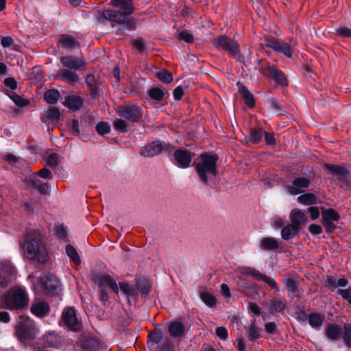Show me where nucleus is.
Masks as SVG:
<instances>
[{"instance_id":"obj_22","label":"nucleus","mask_w":351,"mask_h":351,"mask_svg":"<svg viewBox=\"0 0 351 351\" xmlns=\"http://www.w3.org/2000/svg\"><path fill=\"white\" fill-rule=\"evenodd\" d=\"M30 311L32 314L41 318L48 315L50 311V306L48 303L45 301L37 300L32 303Z\"/></svg>"},{"instance_id":"obj_1","label":"nucleus","mask_w":351,"mask_h":351,"mask_svg":"<svg viewBox=\"0 0 351 351\" xmlns=\"http://www.w3.org/2000/svg\"><path fill=\"white\" fill-rule=\"evenodd\" d=\"M110 5L117 10L99 11L97 14L99 21L104 23L107 20L121 25V27L117 30L119 35H123L125 31L135 29L134 19L128 17L135 10L133 0H110Z\"/></svg>"},{"instance_id":"obj_31","label":"nucleus","mask_w":351,"mask_h":351,"mask_svg":"<svg viewBox=\"0 0 351 351\" xmlns=\"http://www.w3.org/2000/svg\"><path fill=\"white\" fill-rule=\"evenodd\" d=\"M300 231V228L295 224L289 223L285 226L281 230L282 238L285 240H289L296 236Z\"/></svg>"},{"instance_id":"obj_18","label":"nucleus","mask_w":351,"mask_h":351,"mask_svg":"<svg viewBox=\"0 0 351 351\" xmlns=\"http://www.w3.org/2000/svg\"><path fill=\"white\" fill-rule=\"evenodd\" d=\"M58 45L68 52H71L80 47V43L73 36L62 34L60 36Z\"/></svg>"},{"instance_id":"obj_47","label":"nucleus","mask_w":351,"mask_h":351,"mask_svg":"<svg viewBox=\"0 0 351 351\" xmlns=\"http://www.w3.org/2000/svg\"><path fill=\"white\" fill-rule=\"evenodd\" d=\"M148 94L152 99L160 101L164 97L165 93L160 88L154 87L149 90Z\"/></svg>"},{"instance_id":"obj_30","label":"nucleus","mask_w":351,"mask_h":351,"mask_svg":"<svg viewBox=\"0 0 351 351\" xmlns=\"http://www.w3.org/2000/svg\"><path fill=\"white\" fill-rule=\"evenodd\" d=\"M237 86L240 93L245 99V104L250 108L254 107L255 105L254 99L247 88L241 82H237Z\"/></svg>"},{"instance_id":"obj_40","label":"nucleus","mask_w":351,"mask_h":351,"mask_svg":"<svg viewBox=\"0 0 351 351\" xmlns=\"http://www.w3.org/2000/svg\"><path fill=\"white\" fill-rule=\"evenodd\" d=\"M162 332L160 328H155L148 335L149 342L154 345L159 343L162 341Z\"/></svg>"},{"instance_id":"obj_37","label":"nucleus","mask_w":351,"mask_h":351,"mask_svg":"<svg viewBox=\"0 0 351 351\" xmlns=\"http://www.w3.org/2000/svg\"><path fill=\"white\" fill-rule=\"evenodd\" d=\"M339 218V215L332 208L322 210V221H336Z\"/></svg>"},{"instance_id":"obj_8","label":"nucleus","mask_w":351,"mask_h":351,"mask_svg":"<svg viewBox=\"0 0 351 351\" xmlns=\"http://www.w3.org/2000/svg\"><path fill=\"white\" fill-rule=\"evenodd\" d=\"M262 73L282 86L288 85V81L285 73L274 64H267L263 67Z\"/></svg>"},{"instance_id":"obj_49","label":"nucleus","mask_w":351,"mask_h":351,"mask_svg":"<svg viewBox=\"0 0 351 351\" xmlns=\"http://www.w3.org/2000/svg\"><path fill=\"white\" fill-rule=\"evenodd\" d=\"M156 77L160 81L167 84H170L173 80L172 75L165 70L158 72L156 74Z\"/></svg>"},{"instance_id":"obj_5","label":"nucleus","mask_w":351,"mask_h":351,"mask_svg":"<svg viewBox=\"0 0 351 351\" xmlns=\"http://www.w3.org/2000/svg\"><path fill=\"white\" fill-rule=\"evenodd\" d=\"M212 44L217 49L228 51L229 54L237 61H243V57L240 53L239 45L234 39L226 35H220L213 39Z\"/></svg>"},{"instance_id":"obj_44","label":"nucleus","mask_w":351,"mask_h":351,"mask_svg":"<svg viewBox=\"0 0 351 351\" xmlns=\"http://www.w3.org/2000/svg\"><path fill=\"white\" fill-rule=\"evenodd\" d=\"M66 253L75 263L80 264L81 263L80 258L73 246L67 245L66 246Z\"/></svg>"},{"instance_id":"obj_64","label":"nucleus","mask_w":351,"mask_h":351,"mask_svg":"<svg viewBox=\"0 0 351 351\" xmlns=\"http://www.w3.org/2000/svg\"><path fill=\"white\" fill-rule=\"evenodd\" d=\"M248 309L255 316H259L261 315V309H260L259 306L254 302H249Z\"/></svg>"},{"instance_id":"obj_51","label":"nucleus","mask_w":351,"mask_h":351,"mask_svg":"<svg viewBox=\"0 0 351 351\" xmlns=\"http://www.w3.org/2000/svg\"><path fill=\"white\" fill-rule=\"evenodd\" d=\"M283 283L291 293H295L297 291V282L292 278H286L283 280Z\"/></svg>"},{"instance_id":"obj_59","label":"nucleus","mask_w":351,"mask_h":351,"mask_svg":"<svg viewBox=\"0 0 351 351\" xmlns=\"http://www.w3.org/2000/svg\"><path fill=\"white\" fill-rule=\"evenodd\" d=\"M50 188H51V186L49 184L40 183V182L39 184H38L36 189H38L39 193H40V194L49 195Z\"/></svg>"},{"instance_id":"obj_2","label":"nucleus","mask_w":351,"mask_h":351,"mask_svg":"<svg viewBox=\"0 0 351 351\" xmlns=\"http://www.w3.org/2000/svg\"><path fill=\"white\" fill-rule=\"evenodd\" d=\"M216 154L203 153L199 156V160L195 164V171L199 180L204 185L214 182L218 174Z\"/></svg>"},{"instance_id":"obj_50","label":"nucleus","mask_w":351,"mask_h":351,"mask_svg":"<svg viewBox=\"0 0 351 351\" xmlns=\"http://www.w3.org/2000/svg\"><path fill=\"white\" fill-rule=\"evenodd\" d=\"M136 289L142 295H146L150 291V285L147 281H138L136 282Z\"/></svg>"},{"instance_id":"obj_43","label":"nucleus","mask_w":351,"mask_h":351,"mask_svg":"<svg viewBox=\"0 0 351 351\" xmlns=\"http://www.w3.org/2000/svg\"><path fill=\"white\" fill-rule=\"evenodd\" d=\"M200 298L205 304L210 308L216 306V299L215 296L208 292L204 291L200 293Z\"/></svg>"},{"instance_id":"obj_35","label":"nucleus","mask_w":351,"mask_h":351,"mask_svg":"<svg viewBox=\"0 0 351 351\" xmlns=\"http://www.w3.org/2000/svg\"><path fill=\"white\" fill-rule=\"evenodd\" d=\"M119 290L127 296L128 303L131 304L130 297H134L136 295V289L127 282H119Z\"/></svg>"},{"instance_id":"obj_10","label":"nucleus","mask_w":351,"mask_h":351,"mask_svg":"<svg viewBox=\"0 0 351 351\" xmlns=\"http://www.w3.org/2000/svg\"><path fill=\"white\" fill-rule=\"evenodd\" d=\"M60 61L64 69L74 71L83 70L87 64L86 61L83 58H78L72 55L62 56Z\"/></svg>"},{"instance_id":"obj_45","label":"nucleus","mask_w":351,"mask_h":351,"mask_svg":"<svg viewBox=\"0 0 351 351\" xmlns=\"http://www.w3.org/2000/svg\"><path fill=\"white\" fill-rule=\"evenodd\" d=\"M8 96L19 107H25L29 104V100L23 98L15 93H10Z\"/></svg>"},{"instance_id":"obj_61","label":"nucleus","mask_w":351,"mask_h":351,"mask_svg":"<svg viewBox=\"0 0 351 351\" xmlns=\"http://www.w3.org/2000/svg\"><path fill=\"white\" fill-rule=\"evenodd\" d=\"M36 176H40L45 179H51L52 178L51 171L45 167L40 169L38 172H37Z\"/></svg>"},{"instance_id":"obj_60","label":"nucleus","mask_w":351,"mask_h":351,"mask_svg":"<svg viewBox=\"0 0 351 351\" xmlns=\"http://www.w3.org/2000/svg\"><path fill=\"white\" fill-rule=\"evenodd\" d=\"M337 281V278L335 276H330L326 280V285L328 287L329 289L333 291L338 287Z\"/></svg>"},{"instance_id":"obj_20","label":"nucleus","mask_w":351,"mask_h":351,"mask_svg":"<svg viewBox=\"0 0 351 351\" xmlns=\"http://www.w3.org/2000/svg\"><path fill=\"white\" fill-rule=\"evenodd\" d=\"M62 113L56 107H51L40 116L41 121L47 124H55L61 118Z\"/></svg>"},{"instance_id":"obj_28","label":"nucleus","mask_w":351,"mask_h":351,"mask_svg":"<svg viewBox=\"0 0 351 351\" xmlns=\"http://www.w3.org/2000/svg\"><path fill=\"white\" fill-rule=\"evenodd\" d=\"M254 279L259 280V281H263L266 284H267L271 289H278V285L276 282V281L265 275H263L260 273L259 271L252 268V271H251V275Z\"/></svg>"},{"instance_id":"obj_55","label":"nucleus","mask_w":351,"mask_h":351,"mask_svg":"<svg viewBox=\"0 0 351 351\" xmlns=\"http://www.w3.org/2000/svg\"><path fill=\"white\" fill-rule=\"evenodd\" d=\"M56 234L60 239H66L67 237V229L63 225H58L56 227Z\"/></svg>"},{"instance_id":"obj_16","label":"nucleus","mask_w":351,"mask_h":351,"mask_svg":"<svg viewBox=\"0 0 351 351\" xmlns=\"http://www.w3.org/2000/svg\"><path fill=\"white\" fill-rule=\"evenodd\" d=\"M94 282L99 287L110 288L115 293H119V287L115 280L107 274H99L94 276Z\"/></svg>"},{"instance_id":"obj_11","label":"nucleus","mask_w":351,"mask_h":351,"mask_svg":"<svg viewBox=\"0 0 351 351\" xmlns=\"http://www.w3.org/2000/svg\"><path fill=\"white\" fill-rule=\"evenodd\" d=\"M311 180L306 177H297L292 181V184L287 186L285 190L289 195H296L309 187Z\"/></svg>"},{"instance_id":"obj_23","label":"nucleus","mask_w":351,"mask_h":351,"mask_svg":"<svg viewBox=\"0 0 351 351\" xmlns=\"http://www.w3.org/2000/svg\"><path fill=\"white\" fill-rule=\"evenodd\" d=\"M14 269L8 264L2 265L0 269V287H5L11 280V275L14 273Z\"/></svg>"},{"instance_id":"obj_29","label":"nucleus","mask_w":351,"mask_h":351,"mask_svg":"<svg viewBox=\"0 0 351 351\" xmlns=\"http://www.w3.org/2000/svg\"><path fill=\"white\" fill-rule=\"evenodd\" d=\"M286 304L285 301L272 300L266 303V308L271 314L276 313H283Z\"/></svg>"},{"instance_id":"obj_42","label":"nucleus","mask_w":351,"mask_h":351,"mask_svg":"<svg viewBox=\"0 0 351 351\" xmlns=\"http://www.w3.org/2000/svg\"><path fill=\"white\" fill-rule=\"evenodd\" d=\"M247 336L250 341H254L261 336V329L252 323L247 332Z\"/></svg>"},{"instance_id":"obj_4","label":"nucleus","mask_w":351,"mask_h":351,"mask_svg":"<svg viewBox=\"0 0 351 351\" xmlns=\"http://www.w3.org/2000/svg\"><path fill=\"white\" fill-rule=\"evenodd\" d=\"M27 258L45 263L47 261L48 256L45 246L43 243L39 234L28 233L23 245Z\"/></svg>"},{"instance_id":"obj_32","label":"nucleus","mask_w":351,"mask_h":351,"mask_svg":"<svg viewBox=\"0 0 351 351\" xmlns=\"http://www.w3.org/2000/svg\"><path fill=\"white\" fill-rule=\"evenodd\" d=\"M260 247L263 250H274L280 248V246L274 238L264 237L260 243Z\"/></svg>"},{"instance_id":"obj_41","label":"nucleus","mask_w":351,"mask_h":351,"mask_svg":"<svg viewBox=\"0 0 351 351\" xmlns=\"http://www.w3.org/2000/svg\"><path fill=\"white\" fill-rule=\"evenodd\" d=\"M265 131L261 128H251L250 131V141L254 144L260 143L263 138Z\"/></svg>"},{"instance_id":"obj_36","label":"nucleus","mask_w":351,"mask_h":351,"mask_svg":"<svg viewBox=\"0 0 351 351\" xmlns=\"http://www.w3.org/2000/svg\"><path fill=\"white\" fill-rule=\"evenodd\" d=\"M308 324L310 326L316 329L319 330L323 324L324 318L320 314L317 313H312L308 316Z\"/></svg>"},{"instance_id":"obj_58","label":"nucleus","mask_w":351,"mask_h":351,"mask_svg":"<svg viewBox=\"0 0 351 351\" xmlns=\"http://www.w3.org/2000/svg\"><path fill=\"white\" fill-rule=\"evenodd\" d=\"M27 185L29 188L36 189L40 182L36 175H32L26 178Z\"/></svg>"},{"instance_id":"obj_62","label":"nucleus","mask_w":351,"mask_h":351,"mask_svg":"<svg viewBox=\"0 0 351 351\" xmlns=\"http://www.w3.org/2000/svg\"><path fill=\"white\" fill-rule=\"evenodd\" d=\"M216 335L221 339H226L228 337V330L225 327H217L215 330Z\"/></svg>"},{"instance_id":"obj_15","label":"nucleus","mask_w":351,"mask_h":351,"mask_svg":"<svg viewBox=\"0 0 351 351\" xmlns=\"http://www.w3.org/2000/svg\"><path fill=\"white\" fill-rule=\"evenodd\" d=\"M265 45L277 52L283 53L288 58H291L292 56L291 47L285 42L276 39L267 38L265 40Z\"/></svg>"},{"instance_id":"obj_12","label":"nucleus","mask_w":351,"mask_h":351,"mask_svg":"<svg viewBox=\"0 0 351 351\" xmlns=\"http://www.w3.org/2000/svg\"><path fill=\"white\" fill-rule=\"evenodd\" d=\"M40 280L42 286L49 293L55 294L57 293L60 282L56 276L49 273H43L40 277Z\"/></svg>"},{"instance_id":"obj_52","label":"nucleus","mask_w":351,"mask_h":351,"mask_svg":"<svg viewBox=\"0 0 351 351\" xmlns=\"http://www.w3.org/2000/svg\"><path fill=\"white\" fill-rule=\"evenodd\" d=\"M268 104L269 106L278 112L279 114H282L285 112L283 106L280 104L278 100L275 98H270L268 99Z\"/></svg>"},{"instance_id":"obj_14","label":"nucleus","mask_w":351,"mask_h":351,"mask_svg":"<svg viewBox=\"0 0 351 351\" xmlns=\"http://www.w3.org/2000/svg\"><path fill=\"white\" fill-rule=\"evenodd\" d=\"M168 145H163L159 141H153L144 146L140 151L143 157L150 158L160 154Z\"/></svg>"},{"instance_id":"obj_3","label":"nucleus","mask_w":351,"mask_h":351,"mask_svg":"<svg viewBox=\"0 0 351 351\" xmlns=\"http://www.w3.org/2000/svg\"><path fill=\"white\" fill-rule=\"evenodd\" d=\"M29 304V295L22 287H14L0 297V308L23 310Z\"/></svg>"},{"instance_id":"obj_48","label":"nucleus","mask_w":351,"mask_h":351,"mask_svg":"<svg viewBox=\"0 0 351 351\" xmlns=\"http://www.w3.org/2000/svg\"><path fill=\"white\" fill-rule=\"evenodd\" d=\"M95 130L99 134L103 136L110 132V125L107 122L100 121L96 125Z\"/></svg>"},{"instance_id":"obj_53","label":"nucleus","mask_w":351,"mask_h":351,"mask_svg":"<svg viewBox=\"0 0 351 351\" xmlns=\"http://www.w3.org/2000/svg\"><path fill=\"white\" fill-rule=\"evenodd\" d=\"M335 33L337 36L342 38H351V29L346 26H341L335 29Z\"/></svg>"},{"instance_id":"obj_17","label":"nucleus","mask_w":351,"mask_h":351,"mask_svg":"<svg viewBox=\"0 0 351 351\" xmlns=\"http://www.w3.org/2000/svg\"><path fill=\"white\" fill-rule=\"evenodd\" d=\"M56 79L69 84L71 86H75L79 83V76L76 71L66 69H60L56 74Z\"/></svg>"},{"instance_id":"obj_6","label":"nucleus","mask_w":351,"mask_h":351,"mask_svg":"<svg viewBox=\"0 0 351 351\" xmlns=\"http://www.w3.org/2000/svg\"><path fill=\"white\" fill-rule=\"evenodd\" d=\"M117 113L119 117L126 119L130 123L140 122L143 118L142 109L134 104L119 106Z\"/></svg>"},{"instance_id":"obj_27","label":"nucleus","mask_w":351,"mask_h":351,"mask_svg":"<svg viewBox=\"0 0 351 351\" xmlns=\"http://www.w3.org/2000/svg\"><path fill=\"white\" fill-rule=\"evenodd\" d=\"M291 223L300 228L307 221V216L299 209H293L291 213Z\"/></svg>"},{"instance_id":"obj_57","label":"nucleus","mask_w":351,"mask_h":351,"mask_svg":"<svg viewBox=\"0 0 351 351\" xmlns=\"http://www.w3.org/2000/svg\"><path fill=\"white\" fill-rule=\"evenodd\" d=\"M178 38L185 41L186 43H191L194 40L193 36L186 30L180 32Z\"/></svg>"},{"instance_id":"obj_33","label":"nucleus","mask_w":351,"mask_h":351,"mask_svg":"<svg viewBox=\"0 0 351 351\" xmlns=\"http://www.w3.org/2000/svg\"><path fill=\"white\" fill-rule=\"evenodd\" d=\"M114 129L119 133H126L130 126V123L123 118H116L112 123Z\"/></svg>"},{"instance_id":"obj_63","label":"nucleus","mask_w":351,"mask_h":351,"mask_svg":"<svg viewBox=\"0 0 351 351\" xmlns=\"http://www.w3.org/2000/svg\"><path fill=\"white\" fill-rule=\"evenodd\" d=\"M4 84L12 90L17 88V82L13 77H7L4 80Z\"/></svg>"},{"instance_id":"obj_9","label":"nucleus","mask_w":351,"mask_h":351,"mask_svg":"<svg viewBox=\"0 0 351 351\" xmlns=\"http://www.w3.org/2000/svg\"><path fill=\"white\" fill-rule=\"evenodd\" d=\"M62 320L64 326L72 331H79L82 324L76 315L75 310L72 307L65 308L62 314Z\"/></svg>"},{"instance_id":"obj_21","label":"nucleus","mask_w":351,"mask_h":351,"mask_svg":"<svg viewBox=\"0 0 351 351\" xmlns=\"http://www.w3.org/2000/svg\"><path fill=\"white\" fill-rule=\"evenodd\" d=\"M343 335V328L336 324H328L325 327L324 336L329 341H337Z\"/></svg>"},{"instance_id":"obj_56","label":"nucleus","mask_w":351,"mask_h":351,"mask_svg":"<svg viewBox=\"0 0 351 351\" xmlns=\"http://www.w3.org/2000/svg\"><path fill=\"white\" fill-rule=\"evenodd\" d=\"M134 47L138 51L139 53H143L146 50V45L143 38H138L133 42Z\"/></svg>"},{"instance_id":"obj_39","label":"nucleus","mask_w":351,"mask_h":351,"mask_svg":"<svg viewBox=\"0 0 351 351\" xmlns=\"http://www.w3.org/2000/svg\"><path fill=\"white\" fill-rule=\"evenodd\" d=\"M317 200V197L311 193H304L298 197V202L307 206L316 204Z\"/></svg>"},{"instance_id":"obj_7","label":"nucleus","mask_w":351,"mask_h":351,"mask_svg":"<svg viewBox=\"0 0 351 351\" xmlns=\"http://www.w3.org/2000/svg\"><path fill=\"white\" fill-rule=\"evenodd\" d=\"M34 327L29 317H19V321L15 328V334L20 341L31 339L35 335Z\"/></svg>"},{"instance_id":"obj_26","label":"nucleus","mask_w":351,"mask_h":351,"mask_svg":"<svg viewBox=\"0 0 351 351\" xmlns=\"http://www.w3.org/2000/svg\"><path fill=\"white\" fill-rule=\"evenodd\" d=\"M324 167L331 175L338 178L346 177L348 173V170L340 165L325 163Z\"/></svg>"},{"instance_id":"obj_46","label":"nucleus","mask_w":351,"mask_h":351,"mask_svg":"<svg viewBox=\"0 0 351 351\" xmlns=\"http://www.w3.org/2000/svg\"><path fill=\"white\" fill-rule=\"evenodd\" d=\"M62 157L57 153H51L47 158V165L52 168H56L60 162Z\"/></svg>"},{"instance_id":"obj_54","label":"nucleus","mask_w":351,"mask_h":351,"mask_svg":"<svg viewBox=\"0 0 351 351\" xmlns=\"http://www.w3.org/2000/svg\"><path fill=\"white\" fill-rule=\"evenodd\" d=\"M344 333L343 332V337L346 344L347 346L350 347L351 346V326L346 324L344 325Z\"/></svg>"},{"instance_id":"obj_19","label":"nucleus","mask_w":351,"mask_h":351,"mask_svg":"<svg viewBox=\"0 0 351 351\" xmlns=\"http://www.w3.org/2000/svg\"><path fill=\"white\" fill-rule=\"evenodd\" d=\"M168 332L173 339L181 340L186 333V327L181 322L173 321L168 326Z\"/></svg>"},{"instance_id":"obj_34","label":"nucleus","mask_w":351,"mask_h":351,"mask_svg":"<svg viewBox=\"0 0 351 351\" xmlns=\"http://www.w3.org/2000/svg\"><path fill=\"white\" fill-rule=\"evenodd\" d=\"M85 83L90 90L91 96L96 97L98 95V81L95 79V76L88 74L85 79Z\"/></svg>"},{"instance_id":"obj_13","label":"nucleus","mask_w":351,"mask_h":351,"mask_svg":"<svg viewBox=\"0 0 351 351\" xmlns=\"http://www.w3.org/2000/svg\"><path fill=\"white\" fill-rule=\"evenodd\" d=\"M192 154L186 149H176L173 154L174 164L178 167L186 169L190 166L192 160Z\"/></svg>"},{"instance_id":"obj_24","label":"nucleus","mask_w":351,"mask_h":351,"mask_svg":"<svg viewBox=\"0 0 351 351\" xmlns=\"http://www.w3.org/2000/svg\"><path fill=\"white\" fill-rule=\"evenodd\" d=\"M83 104V99L77 95L67 96L64 101V105L73 111L80 110Z\"/></svg>"},{"instance_id":"obj_38","label":"nucleus","mask_w":351,"mask_h":351,"mask_svg":"<svg viewBox=\"0 0 351 351\" xmlns=\"http://www.w3.org/2000/svg\"><path fill=\"white\" fill-rule=\"evenodd\" d=\"M60 96V92L56 89H50L44 94L45 100L49 104H55L57 103Z\"/></svg>"},{"instance_id":"obj_25","label":"nucleus","mask_w":351,"mask_h":351,"mask_svg":"<svg viewBox=\"0 0 351 351\" xmlns=\"http://www.w3.org/2000/svg\"><path fill=\"white\" fill-rule=\"evenodd\" d=\"M237 285L242 289V291L248 298H252L254 293L252 289L255 287V284L250 282L245 278L242 276H239L237 281Z\"/></svg>"}]
</instances>
